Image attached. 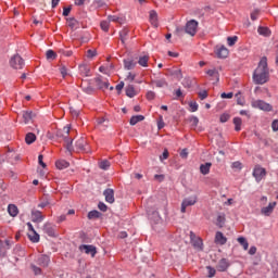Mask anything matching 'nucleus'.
Returning a JSON list of instances; mask_svg holds the SVG:
<instances>
[{"mask_svg": "<svg viewBox=\"0 0 278 278\" xmlns=\"http://www.w3.org/2000/svg\"><path fill=\"white\" fill-rule=\"evenodd\" d=\"M268 59L263 56L253 73V81L262 86L268 81Z\"/></svg>", "mask_w": 278, "mask_h": 278, "instance_id": "obj_1", "label": "nucleus"}, {"mask_svg": "<svg viewBox=\"0 0 278 278\" xmlns=\"http://www.w3.org/2000/svg\"><path fill=\"white\" fill-rule=\"evenodd\" d=\"M71 134V127L65 126L63 129L56 131L58 138H63L66 142L67 151H73V140L68 138Z\"/></svg>", "mask_w": 278, "mask_h": 278, "instance_id": "obj_2", "label": "nucleus"}, {"mask_svg": "<svg viewBox=\"0 0 278 278\" xmlns=\"http://www.w3.org/2000/svg\"><path fill=\"white\" fill-rule=\"evenodd\" d=\"M252 108L256 110H262L263 112H273V105L264 102L263 100H252Z\"/></svg>", "mask_w": 278, "mask_h": 278, "instance_id": "obj_3", "label": "nucleus"}, {"mask_svg": "<svg viewBox=\"0 0 278 278\" xmlns=\"http://www.w3.org/2000/svg\"><path fill=\"white\" fill-rule=\"evenodd\" d=\"M11 68H15L16 71H21L23 66H25V60L20 54H15L10 60Z\"/></svg>", "mask_w": 278, "mask_h": 278, "instance_id": "obj_4", "label": "nucleus"}, {"mask_svg": "<svg viewBox=\"0 0 278 278\" xmlns=\"http://www.w3.org/2000/svg\"><path fill=\"white\" fill-rule=\"evenodd\" d=\"M197 29H199V22L197 20H190L185 26V31L189 36H197Z\"/></svg>", "mask_w": 278, "mask_h": 278, "instance_id": "obj_5", "label": "nucleus"}, {"mask_svg": "<svg viewBox=\"0 0 278 278\" xmlns=\"http://www.w3.org/2000/svg\"><path fill=\"white\" fill-rule=\"evenodd\" d=\"M253 177L255 178V180L257 181V184H260V181H262V179H264L266 177V168L256 165L253 169Z\"/></svg>", "mask_w": 278, "mask_h": 278, "instance_id": "obj_6", "label": "nucleus"}, {"mask_svg": "<svg viewBox=\"0 0 278 278\" xmlns=\"http://www.w3.org/2000/svg\"><path fill=\"white\" fill-rule=\"evenodd\" d=\"M190 240L192 247L195 248L197 251H203V240L197 237V235L193 231H190Z\"/></svg>", "mask_w": 278, "mask_h": 278, "instance_id": "obj_7", "label": "nucleus"}, {"mask_svg": "<svg viewBox=\"0 0 278 278\" xmlns=\"http://www.w3.org/2000/svg\"><path fill=\"white\" fill-rule=\"evenodd\" d=\"M197 203V195H192L190 198H186L182 200L180 212L186 214V208L194 205Z\"/></svg>", "mask_w": 278, "mask_h": 278, "instance_id": "obj_8", "label": "nucleus"}, {"mask_svg": "<svg viewBox=\"0 0 278 278\" xmlns=\"http://www.w3.org/2000/svg\"><path fill=\"white\" fill-rule=\"evenodd\" d=\"M79 251L86 253V255H91V257H94V255H97V247L94 245L81 244L79 247Z\"/></svg>", "mask_w": 278, "mask_h": 278, "instance_id": "obj_9", "label": "nucleus"}, {"mask_svg": "<svg viewBox=\"0 0 278 278\" xmlns=\"http://www.w3.org/2000/svg\"><path fill=\"white\" fill-rule=\"evenodd\" d=\"M50 262H51V258L49 257V255L41 254L37 257V264L38 266H41V268H47Z\"/></svg>", "mask_w": 278, "mask_h": 278, "instance_id": "obj_10", "label": "nucleus"}, {"mask_svg": "<svg viewBox=\"0 0 278 278\" xmlns=\"http://www.w3.org/2000/svg\"><path fill=\"white\" fill-rule=\"evenodd\" d=\"M168 74L170 77H173V79H176V81H181V79H184V74L177 67L168 70Z\"/></svg>", "mask_w": 278, "mask_h": 278, "instance_id": "obj_11", "label": "nucleus"}, {"mask_svg": "<svg viewBox=\"0 0 278 278\" xmlns=\"http://www.w3.org/2000/svg\"><path fill=\"white\" fill-rule=\"evenodd\" d=\"M76 149L77 151L88 152V141H86V138L80 137L76 141Z\"/></svg>", "mask_w": 278, "mask_h": 278, "instance_id": "obj_12", "label": "nucleus"}, {"mask_svg": "<svg viewBox=\"0 0 278 278\" xmlns=\"http://www.w3.org/2000/svg\"><path fill=\"white\" fill-rule=\"evenodd\" d=\"M275 207H277V202H270L267 206H264L261 210V214H263V216H270L275 211Z\"/></svg>", "mask_w": 278, "mask_h": 278, "instance_id": "obj_13", "label": "nucleus"}, {"mask_svg": "<svg viewBox=\"0 0 278 278\" xmlns=\"http://www.w3.org/2000/svg\"><path fill=\"white\" fill-rule=\"evenodd\" d=\"M94 81H96V86L99 88V90H108L110 88V81L103 80V78L101 76L97 77L94 79Z\"/></svg>", "mask_w": 278, "mask_h": 278, "instance_id": "obj_14", "label": "nucleus"}, {"mask_svg": "<svg viewBox=\"0 0 278 278\" xmlns=\"http://www.w3.org/2000/svg\"><path fill=\"white\" fill-rule=\"evenodd\" d=\"M217 270L219 273H225L227 271V268H229V261L227 258H222L217 266H216Z\"/></svg>", "mask_w": 278, "mask_h": 278, "instance_id": "obj_15", "label": "nucleus"}, {"mask_svg": "<svg viewBox=\"0 0 278 278\" xmlns=\"http://www.w3.org/2000/svg\"><path fill=\"white\" fill-rule=\"evenodd\" d=\"M31 220H33V223H42V220H45V216H42V212L33 211L31 212Z\"/></svg>", "mask_w": 278, "mask_h": 278, "instance_id": "obj_16", "label": "nucleus"}, {"mask_svg": "<svg viewBox=\"0 0 278 278\" xmlns=\"http://www.w3.org/2000/svg\"><path fill=\"white\" fill-rule=\"evenodd\" d=\"M106 203H114V189H106L103 192Z\"/></svg>", "mask_w": 278, "mask_h": 278, "instance_id": "obj_17", "label": "nucleus"}, {"mask_svg": "<svg viewBox=\"0 0 278 278\" xmlns=\"http://www.w3.org/2000/svg\"><path fill=\"white\" fill-rule=\"evenodd\" d=\"M216 55L219 59H225L229 55V50L225 46H222V47L217 48Z\"/></svg>", "mask_w": 278, "mask_h": 278, "instance_id": "obj_18", "label": "nucleus"}, {"mask_svg": "<svg viewBox=\"0 0 278 278\" xmlns=\"http://www.w3.org/2000/svg\"><path fill=\"white\" fill-rule=\"evenodd\" d=\"M215 242L216 244H227V237H225V235H223V232L217 231L215 235Z\"/></svg>", "mask_w": 278, "mask_h": 278, "instance_id": "obj_19", "label": "nucleus"}, {"mask_svg": "<svg viewBox=\"0 0 278 278\" xmlns=\"http://www.w3.org/2000/svg\"><path fill=\"white\" fill-rule=\"evenodd\" d=\"M149 21L151 23L152 26H154L155 28L159 27V21H157V12L155 11H150V16H149Z\"/></svg>", "mask_w": 278, "mask_h": 278, "instance_id": "obj_20", "label": "nucleus"}, {"mask_svg": "<svg viewBox=\"0 0 278 278\" xmlns=\"http://www.w3.org/2000/svg\"><path fill=\"white\" fill-rule=\"evenodd\" d=\"M43 231L47 233V236H50V238L55 236V228L51 224H46L43 226Z\"/></svg>", "mask_w": 278, "mask_h": 278, "instance_id": "obj_21", "label": "nucleus"}, {"mask_svg": "<svg viewBox=\"0 0 278 278\" xmlns=\"http://www.w3.org/2000/svg\"><path fill=\"white\" fill-rule=\"evenodd\" d=\"M55 166L59 170H64V168H68L71 164L66 160H59L55 162Z\"/></svg>", "mask_w": 278, "mask_h": 278, "instance_id": "obj_22", "label": "nucleus"}, {"mask_svg": "<svg viewBox=\"0 0 278 278\" xmlns=\"http://www.w3.org/2000/svg\"><path fill=\"white\" fill-rule=\"evenodd\" d=\"M79 73L83 77H88L90 75V66L86 64L79 65Z\"/></svg>", "mask_w": 278, "mask_h": 278, "instance_id": "obj_23", "label": "nucleus"}, {"mask_svg": "<svg viewBox=\"0 0 278 278\" xmlns=\"http://www.w3.org/2000/svg\"><path fill=\"white\" fill-rule=\"evenodd\" d=\"M136 61L134 60H124V68H126V71H134V68H136Z\"/></svg>", "mask_w": 278, "mask_h": 278, "instance_id": "obj_24", "label": "nucleus"}, {"mask_svg": "<svg viewBox=\"0 0 278 278\" xmlns=\"http://www.w3.org/2000/svg\"><path fill=\"white\" fill-rule=\"evenodd\" d=\"M212 168V163H205L200 165V173L202 175H210V169Z\"/></svg>", "mask_w": 278, "mask_h": 278, "instance_id": "obj_25", "label": "nucleus"}, {"mask_svg": "<svg viewBox=\"0 0 278 278\" xmlns=\"http://www.w3.org/2000/svg\"><path fill=\"white\" fill-rule=\"evenodd\" d=\"M206 75H208V77H213L216 81H219L220 79V74H218V70L216 68L206 71Z\"/></svg>", "mask_w": 278, "mask_h": 278, "instance_id": "obj_26", "label": "nucleus"}, {"mask_svg": "<svg viewBox=\"0 0 278 278\" xmlns=\"http://www.w3.org/2000/svg\"><path fill=\"white\" fill-rule=\"evenodd\" d=\"M108 21L109 23H118L119 25H123L125 23V18L118 17L116 15H109Z\"/></svg>", "mask_w": 278, "mask_h": 278, "instance_id": "obj_27", "label": "nucleus"}, {"mask_svg": "<svg viewBox=\"0 0 278 278\" xmlns=\"http://www.w3.org/2000/svg\"><path fill=\"white\" fill-rule=\"evenodd\" d=\"M8 212L13 218L18 216V207L15 204H9Z\"/></svg>", "mask_w": 278, "mask_h": 278, "instance_id": "obj_28", "label": "nucleus"}, {"mask_svg": "<svg viewBox=\"0 0 278 278\" xmlns=\"http://www.w3.org/2000/svg\"><path fill=\"white\" fill-rule=\"evenodd\" d=\"M138 64L139 66L147 68V66H149V55L139 56Z\"/></svg>", "mask_w": 278, "mask_h": 278, "instance_id": "obj_29", "label": "nucleus"}, {"mask_svg": "<svg viewBox=\"0 0 278 278\" xmlns=\"http://www.w3.org/2000/svg\"><path fill=\"white\" fill-rule=\"evenodd\" d=\"M141 121H144V115H134L131 118H130V121H129V123H130V125H138V123H141Z\"/></svg>", "mask_w": 278, "mask_h": 278, "instance_id": "obj_30", "label": "nucleus"}, {"mask_svg": "<svg viewBox=\"0 0 278 278\" xmlns=\"http://www.w3.org/2000/svg\"><path fill=\"white\" fill-rule=\"evenodd\" d=\"M28 238L30 240V242H40V235H38V232L33 231V232H28Z\"/></svg>", "mask_w": 278, "mask_h": 278, "instance_id": "obj_31", "label": "nucleus"}, {"mask_svg": "<svg viewBox=\"0 0 278 278\" xmlns=\"http://www.w3.org/2000/svg\"><path fill=\"white\" fill-rule=\"evenodd\" d=\"M237 241L239 242V244H241L244 251H249V241H247V238L239 237Z\"/></svg>", "mask_w": 278, "mask_h": 278, "instance_id": "obj_32", "label": "nucleus"}, {"mask_svg": "<svg viewBox=\"0 0 278 278\" xmlns=\"http://www.w3.org/2000/svg\"><path fill=\"white\" fill-rule=\"evenodd\" d=\"M232 123L235 125V130L240 131L242 129V118L235 117Z\"/></svg>", "mask_w": 278, "mask_h": 278, "instance_id": "obj_33", "label": "nucleus"}, {"mask_svg": "<svg viewBox=\"0 0 278 278\" xmlns=\"http://www.w3.org/2000/svg\"><path fill=\"white\" fill-rule=\"evenodd\" d=\"M126 94L130 98L134 99L136 97V89L134 88L132 85H129L126 87Z\"/></svg>", "mask_w": 278, "mask_h": 278, "instance_id": "obj_34", "label": "nucleus"}, {"mask_svg": "<svg viewBox=\"0 0 278 278\" xmlns=\"http://www.w3.org/2000/svg\"><path fill=\"white\" fill-rule=\"evenodd\" d=\"M26 144H34V142H36V135L34 132H28L26 135Z\"/></svg>", "mask_w": 278, "mask_h": 278, "instance_id": "obj_35", "label": "nucleus"}, {"mask_svg": "<svg viewBox=\"0 0 278 278\" xmlns=\"http://www.w3.org/2000/svg\"><path fill=\"white\" fill-rule=\"evenodd\" d=\"M22 118H23L25 125H27V123H29V121H31V112L23 111L22 112Z\"/></svg>", "mask_w": 278, "mask_h": 278, "instance_id": "obj_36", "label": "nucleus"}, {"mask_svg": "<svg viewBox=\"0 0 278 278\" xmlns=\"http://www.w3.org/2000/svg\"><path fill=\"white\" fill-rule=\"evenodd\" d=\"M100 217H101V213L97 210L91 211V212L88 213L89 220H94V219L100 218Z\"/></svg>", "mask_w": 278, "mask_h": 278, "instance_id": "obj_37", "label": "nucleus"}, {"mask_svg": "<svg viewBox=\"0 0 278 278\" xmlns=\"http://www.w3.org/2000/svg\"><path fill=\"white\" fill-rule=\"evenodd\" d=\"M129 35V30L127 28H124L119 31V38L123 45H125V40H127V36Z\"/></svg>", "mask_w": 278, "mask_h": 278, "instance_id": "obj_38", "label": "nucleus"}, {"mask_svg": "<svg viewBox=\"0 0 278 278\" xmlns=\"http://www.w3.org/2000/svg\"><path fill=\"white\" fill-rule=\"evenodd\" d=\"M257 33L260 34V36H270V29H268V27L260 26Z\"/></svg>", "mask_w": 278, "mask_h": 278, "instance_id": "obj_39", "label": "nucleus"}, {"mask_svg": "<svg viewBox=\"0 0 278 278\" xmlns=\"http://www.w3.org/2000/svg\"><path fill=\"white\" fill-rule=\"evenodd\" d=\"M100 27L102 31H110V20L109 21H102L100 23Z\"/></svg>", "mask_w": 278, "mask_h": 278, "instance_id": "obj_40", "label": "nucleus"}, {"mask_svg": "<svg viewBox=\"0 0 278 278\" xmlns=\"http://www.w3.org/2000/svg\"><path fill=\"white\" fill-rule=\"evenodd\" d=\"M110 166H111V163L108 160H104V161L100 162V164H99V167L102 170H108V168H110Z\"/></svg>", "mask_w": 278, "mask_h": 278, "instance_id": "obj_41", "label": "nucleus"}, {"mask_svg": "<svg viewBox=\"0 0 278 278\" xmlns=\"http://www.w3.org/2000/svg\"><path fill=\"white\" fill-rule=\"evenodd\" d=\"M225 226V214H219L217 216V227H224Z\"/></svg>", "mask_w": 278, "mask_h": 278, "instance_id": "obj_42", "label": "nucleus"}, {"mask_svg": "<svg viewBox=\"0 0 278 278\" xmlns=\"http://www.w3.org/2000/svg\"><path fill=\"white\" fill-rule=\"evenodd\" d=\"M67 25L71 29H75V27H77V20H75V17H70L67 20Z\"/></svg>", "mask_w": 278, "mask_h": 278, "instance_id": "obj_43", "label": "nucleus"}, {"mask_svg": "<svg viewBox=\"0 0 278 278\" xmlns=\"http://www.w3.org/2000/svg\"><path fill=\"white\" fill-rule=\"evenodd\" d=\"M46 56H47V60H55V58H58V54H55V51L53 50H48L46 52Z\"/></svg>", "mask_w": 278, "mask_h": 278, "instance_id": "obj_44", "label": "nucleus"}, {"mask_svg": "<svg viewBox=\"0 0 278 278\" xmlns=\"http://www.w3.org/2000/svg\"><path fill=\"white\" fill-rule=\"evenodd\" d=\"M227 42L229 47H233L238 42V36L228 37Z\"/></svg>", "mask_w": 278, "mask_h": 278, "instance_id": "obj_45", "label": "nucleus"}, {"mask_svg": "<svg viewBox=\"0 0 278 278\" xmlns=\"http://www.w3.org/2000/svg\"><path fill=\"white\" fill-rule=\"evenodd\" d=\"M206 270H207V277L208 278H212L216 275V269L212 266H206Z\"/></svg>", "mask_w": 278, "mask_h": 278, "instance_id": "obj_46", "label": "nucleus"}, {"mask_svg": "<svg viewBox=\"0 0 278 278\" xmlns=\"http://www.w3.org/2000/svg\"><path fill=\"white\" fill-rule=\"evenodd\" d=\"M166 80L165 79H160V80H155L154 81V86H156V88H164V86H166Z\"/></svg>", "mask_w": 278, "mask_h": 278, "instance_id": "obj_47", "label": "nucleus"}, {"mask_svg": "<svg viewBox=\"0 0 278 278\" xmlns=\"http://www.w3.org/2000/svg\"><path fill=\"white\" fill-rule=\"evenodd\" d=\"M231 118V115L224 113L220 115L219 121L220 123H227V121H229Z\"/></svg>", "mask_w": 278, "mask_h": 278, "instance_id": "obj_48", "label": "nucleus"}, {"mask_svg": "<svg viewBox=\"0 0 278 278\" xmlns=\"http://www.w3.org/2000/svg\"><path fill=\"white\" fill-rule=\"evenodd\" d=\"M30 268L35 275H42V269L36 265H30Z\"/></svg>", "mask_w": 278, "mask_h": 278, "instance_id": "obj_49", "label": "nucleus"}, {"mask_svg": "<svg viewBox=\"0 0 278 278\" xmlns=\"http://www.w3.org/2000/svg\"><path fill=\"white\" fill-rule=\"evenodd\" d=\"M191 127H197L199 125V117L192 116L190 117Z\"/></svg>", "mask_w": 278, "mask_h": 278, "instance_id": "obj_50", "label": "nucleus"}, {"mask_svg": "<svg viewBox=\"0 0 278 278\" xmlns=\"http://www.w3.org/2000/svg\"><path fill=\"white\" fill-rule=\"evenodd\" d=\"M231 168H235L236 170H242V163H240V162H233L232 164H231Z\"/></svg>", "mask_w": 278, "mask_h": 278, "instance_id": "obj_51", "label": "nucleus"}, {"mask_svg": "<svg viewBox=\"0 0 278 278\" xmlns=\"http://www.w3.org/2000/svg\"><path fill=\"white\" fill-rule=\"evenodd\" d=\"M93 5H96V8H105V1H103V0H96L93 2Z\"/></svg>", "mask_w": 278, "mask_h": 278, "instance_id": "obj_52", "label": "nucleus"}, {"mask_svg": "<svg viewBox=\"0 0 278 278\" xmlns=\"http://www.w3.org/2000/svg\"><path fill=\"white\" fill-rule=\"evenodd\" d=\"M238 105H244V98L240 93L236 94Z\"/></svg>", "mask_w": 278, "mask_h": 278, "instance_id": "obj_53", "label": "nucleus"}, {"mask_svg": "<svg viewBox=\"0 0 278 278\" xmlns=\"http://www.w3.org/2000/svg\"><path fill=\"white\" fill-rule=\"evenodd\" d=\"M189 108L191 109V112H197V110H199V104L197 102H190Z\"/></svg>", "mask_w": 278, "mask_h": 278, "instance_id": "obj_54", "label": "nucleus"}, {"mask_svg": "<svg viewBox=\"0 0 278 278\" xmlns=\"http://www.w3.org/2000/svg\"><path fill=\"white\" fill-rule=\"evenodd\" d=\"M198 94L201 101L207 99V90L200 91Z\"/></svg>", "mask_w": 278, "mask_h": 278, "instance_id": "obj_55", "label": "nucleus"}, {"mask_svg": "<svg viewBox=\"0 0 278 278\" xmlns=\"http://www.w3.org/2000/svg\"><path fill=\"white\" fill-rule=\"evenodd\" d=\"M98 207H99V210H100L101 212H108V205H105V203H103V202H100V203L98 204Z\"/></svg>", "mask_w": 278, "mask_h": 278, "instance_id": "obj_56", "label": "nucleus"}, {"mask_svg": "<svg viewBox=\"0 0 278 278\" xmlns=\"http://www.w3.org/2000/svg\"><path fill=\"white\" fill-rule=\"evenodd\" d=\"M161 162H164V160H168V150H164L163 154L160 156Z\"/></svg>", "mask_w": 278, "mask_h": 278, "instance_id": "obj_57", "label": "nucleus"}, {"mask_svg": "<svg viewBox=\"0 0 278 278\" xmlns=\"http://www.w3.org/2000/svg\"><path fill=\"white\" fill-rule=\"evenodd\" d=\"M147 99H148L149 101H153V99H155V92H153V91H148V92H147Z\"/></svg>", "mask_w": 278, "mask_h": 278, "instance_id": "obj_58", "label": "nucleus"}, {"mask_svg": "<svg viewBox=\"0 0 278 278\" xmlns=\"http://www.w3.org/2000/svg\"><path fill=\"white\" fill-rule=\"evenodd\" d=\"M222 99H233V92L222 93Z\"/></svg>", "mask_w": 278, "mask_h": 278, "instance_id": "obj_59", "label": "nucleus"}, {"mask_svg": "<svg viewBox=\"0 0 278 278\" xmlns=\"http://www.w3.org/2000/svg\"><path fill=\"white\" fill-rule=\"evenodd\" d=\"M97 50H88L87 51V58H96Z\"/></svg>", "mask_w": 278, "mask_h": 278, "instance_id": "obj_60", "label": "nucleus"}, {"mask_svg": "<svg viewBox=\"0 0 278 278\" xmlns=\"http://www.w3.org/2000/svg\"><path fill=\"white\" fill-rule=\"evenodd\" d=\"M127 81H134V79H136V74L134 73H128V75L126 76Z\"/></svg>", "mask_w": 278, "mask_h": 278, "instance_id": "obj_61", "label": "nucleus"}, {"mask_svg": "<svg viewBox=\"0 0 278 278\" xmlns=\"http://www.w3.org/2000/svg\"><path fill=\"white\" fill-rule=\"evenodd\" d=\"M60 73H61L62 77H66V75H68V70H66L65 66H62L60 68Z\"/></svg>", "mask_w": 278, "mask_h": 278, "instance_id": "obj_62", "label": "nucleus"}, {"mask_svg": "<svg viewBox=\"0 0 278 278\" xmlns=\"http://www.w3.org/2000/svg\"><path fill=\"white\" fill-rule=\"evenodd\" d=\"M71 7H65L63 8V16H68V14H71Z\"/></svg>", "mask_w": 278, "mask_h": 278, "instance_id": "obj_63", "label": "nucleus"}, {"mask_svg": "<svg viewBox=\"0 0 278 278\" xmlns=\"http://www.w3.org/2000/svg\"><path fill=\"white\" fill-rule=\"evenodd\" d=\"M271 129H273V131H278V119H275L271 123Z\"/></svg>", "mask_w": 278, "mask_h": 278, "instance_id": "obj_64", "label": "nucleus"}]
</instances>
